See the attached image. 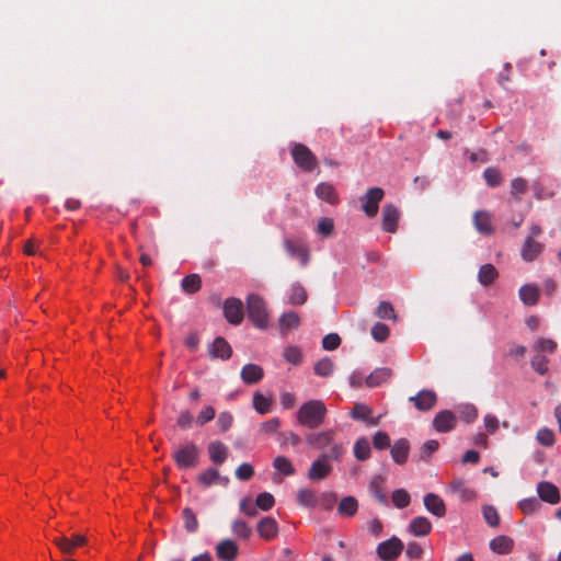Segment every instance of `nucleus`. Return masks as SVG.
Segmentation results:
<instances>
[{
	"label": "nucleus",
	"instance_id": "f257e3e1",
	"mask_svg": "<svg viewBox=\"0 0 561 561\" xmlns=\"http://www.w3.org/2000/svg\"><path fill=\"white\" fill-rule=\"evenodd\" d=\"M345 449L343 445H332V448L319 455V457L312 461L307 477L311 481H321L325 479L332 471L331 461H337L344 455Z\"/></svg>",
	"mask_w": 561,
	"mask_h": 561
},
{
	"label": "nucleus",
	"instance_id": "f03ea898",
	"mask_svg": "<svg viewBox=\"0 0 561 561\" xmlns=\"http://www.w3.org/2000/svg\"><path fill=\"white\" fill-rule=\"evenodd\" d=\"M328 413L327 407L321 400H309L297 411L296 417L300 425L314 430L321 426Z\"/></svg>",
	"mask_w": 561,
	"mask_h": 561
},
{
	"label": "nucleus",
	"instance_id": "7ed1b4c3",
	"mask_svg": "<svg viewBox=\"0 0 561 561\" xmlns=\"http://www.w3.org/2000/svg\"><path fill=\"white\" fill-rule=\"evenodd\" d=\"M199 454L198 446L193 442H187L174 450L173 460L181 470L193 469L199 462Z\"/></svg>",
	"mask_w": 561,
	"mask_h": 561
},
{
	"label": "nucleus",
	"instance_id": "20e7f679",
	"mask_svg": "<svg viewBox=\"0 0 561 561\" xmlns=\"http://www.w3.org/2000/svg\"><path fill=\"white\" fill-rule=\"evenodd\" d=\"M247 310L249 319L259 329H265L268 324L266 304L262 297L251 294L247 298Z\"/></svg>",
	"mask_w": 561,
	"mask_h": 561
},
{
	"label": "nucleus",
	"instance_id": "39448f33",
	"mask_svg": "<svg viewBox=\"0 0 561 561\" xmlns=\"http://www.w3.org/2000/svg\"><path fill=\"white\" fill-rule=\"evenodd\" d=\"M404 549L403 542L396 536L380 542L377 546L376 552L381 560L392 561L396 560Z\"/></svg>",
	"mask_w": 561,
	"mask_h": 561
},
{
	"label": "nucleus",
	"instance_id": "423d86ee",
	"mask_svg": "<svg viewBox=\"0 0 561 561\" xmlns=\"http://www.w3.org/2000/svg\"><path fill=\"white\" fill-rule=\"evenodd\" d=\"M385 193L380 187L369 188L364 196L360 197L362 209L368 217H375L379 210V203Z\"/></svg>",
	"mask_w": 561,
	"mask_h": 561
},
{
	"label": "nucleus",
	"instance_id": "0eeeda50",
	"mask_svg": "<svg viewBox=\"0 0 561 561\" xmlns=\"http://www.w3.org/2000/svg\"><path fill=\"white\" fill-rule=\"evenodd\" d=\"M291 156L295 163L302 170L312 171L316 168V157L306 146L295 144L291 149Z\"/></svg>",
	"mask_w": 561,
	"mask_h": 561
},
{
	"label": "nucleus",
	"instance_id": "6e6552de",
	"mask_svg": "<svg viewBox=\"0 0 561 561\" xmlns=\"http://www.w3.org/2000/svg\"><path fill=\"white\" fill-rule=\"evenodd\" d=\"M306 443L312 448L322 450L327 447L332 448V445H342L334 442V431L325 430L317 433H309L306 436Z\"/></svg>",
	"mask_w": 561,
	"mask_h": 561
},
{
	"label": "nucleus",
	"instance_id": "1a4fd4ad",
	"mask_svg": "<svg viewBox=\"0 0 561 561\" xmlns=\"http://www.w3.org/2000/svg\"><path fill=\"white\" fill-rule=\"evenodd\" d=\"M224 314L227 321L238 325L243 320V304L238 298H228L224 304Z\"/></svg>",
	"mask_w": 561,
	"mask_h": 561
},
{
	"label": "nucleus",
	"instance_id": "9d476101",
	"mask_svg": "<svg viewBox=\"0 0 561 561\" xmlns=\"http://www.w3.org/2000/svg\"><path fill=\"white\" fill-rule=\"evenodd\" d=\"M197 483L203 488H209L215 484H221L227 486L229 483V478L225 476H220L218 469L209 467L203 471H201L196 478Z\"/></svg>",
	"mask_w": 561,
	"mask_h": 561
},
{
	"label": "nucleus",
	"instance_id": "9b49d317",
	"mask_svg": "<svg viewBox=\"0 0 561 561\" xmlns=\"http://www.w3.org/2000/svg\"><path fill=\"white\" fill-rule=\"evenodd\" d=\"M456 423L457 417L453 411L442 410L435 415L433 420V427L438 433H448L455 428Z\"/></svg>",
	"mask_w": 561,
	"mask_h": 561
},
{
	"label": "nucleus",
	"instance_id": "f8f14e48",
	"mask_svg": "<svg viewBox=\"0 0 561 561\" xmlns=\"http://www.w3.org/2000/svg\"><path fill=\"white\" fill-rule=\"evenodd\" d=\"M350 415L355 421L366 422L368 426H375L379 423L380 415L377 417L373 416V410L367 404L357 402L354 404Z\"/></svg>",
	"mask_w": 561,
	"mask_h": 561
},
{
	"label": "nucleus",
	"instance_id": "ddd939ff",
	"mask_svg": "<svg viewBox=\"0 0 561 561\" xmlns=\"http://www.w3.org/2000/svg\"><path fill=\"white\" fill-rule=\"evenodd\" d=\"M399 218L400 211L394 205H385L382 208V229L390 233L396 232L398 229Z\"/></svg>",
	"mask_w": 561,
	"mask_h": 561
},
{
	"label": "nucleus",
	"instance_id": "4468645a",
	"mask_svg": "<svg viewBox=\"0 0 561 561\" xmlns=\"http://www.w3.org/2000/svg\"><path fill=\"white\" fill-rule=\"evenodd\" d=\"M423 503L430 514L439 518L446 515V505L439 495L427 493L423 497Z\"/></svg>",
	"mask_w": 561,
	"mask_h": 561
},
{
	"label": "nucleus",
	"instance_id": "2eb2a0df",
	"mask_svg": "<svg viewBox=\"0 0 561 561\" xmlns=\"http://www.w3.org/2000/svg\"><path fill=\"white\" fill-rule=\"evenodd\" d=\"M409 400L414 403V407L420 411L431 410L436 401V393L432 390H421L417 394L410 397Z\"/></svg>",
	"mask_w": 561,
	"mask_h": 561
},
{
	"label": "nucleus",
	"instance_id": "dca6fc26",
	"mask_svg": "<svg viewBox=\"0 0 561 561\" xmlns=\"http://www.w3.org/2000/svg\"><path fill=\"white\" fill-rule=\"evenodd\" d=\"M537 494L543 502L557 504L560 501L559 489L551 482L540 481L537 484Z\"/></svg>",
	"mask_w": 561,
	"mask_h": 561
},
{
	"label": "nucleus",
	"instance_id": "f3484780",
	"mask_svg": "<svg viewBox=\"0 0 561 561\" xmlns=\"http://www.w3.org/2000/svg\"><path fill=\"white\" fill-rule=\"evenodd\" d=\"M208 352L211 358H219L226 360L230 358L232 354V348L224 337L218 336L208 346Z\"/></svg>",
	"mask_w": 561,
	"mask_h": 561
},
{
	"label": "nucleus",
	"instance_id": "a211bd4d",
	"mask_svg": "<svg viewBox=\"0 0 561 561\" xmlns=\"http://www.w3.org/2000/svg\"><path fill=\"white\" fill-rule=\"evenodd\" d=\"M256 528H257V533H259L260 537L265 540H273L274 538L277 537L278 531H279L277 522L275 520V518H273L271 516L263 517L257 523Z\"/></svg>",
	"mask_w": 561,
	"mask_h": 561
},
{
	"label": "nucleus",
	"instance_id": "6ab92c4d",
	"mask_svg": "<svg viewBox=\"0 0 561 561\" xmlns=\"http://www.w3.org/2000/svg\"><path fill=\"white\" fill-rule=\"evenodd\" d=\"M543 249L542 243L526 238L520 249V256L525 262H533L542 253Z\"/></svg>",
	"mask_w": 561,
	"mask_h": 561
},
{
	"label": "nucleus",
	"instance_id": "aec40b11",
	"mask_svg": "<svg viewBox=\"0 0 561 561\" xmlns=\"http://www.w3.org/2000/svg\"><path fill=\"white\" fill-rule=\"evenodd\" d=\"M216 554L221 561H234L238 556V546L231 539H224L217 543Z\"/></svg>",
	"mask_w": 561,
	"mask_h": 561
},
{
	"label": "nucleus",
	"instance_id": "412c9836",
	"mask_svg": "<svg viewBox=\"0 0 561 561\" xmlns=\"http://www.w3.org/2000/svg\"><path fill=\"white\" fill-rule=\"evenodd\" d=\"M432 523L424 516H416L408 525V531L415 537H425L432 531Z\"/></svg>",
	"mask_w": 561,
	"mask_h": 561
},
{
	"label": "nucleus",
	"instance_id": "4be33fe9",
	"mask_svg": "<svg viewBox=\"0 0 561 561\" xmlns=\"http://www.w3.org/2000/svg\"><path fill=\"white\" fill-rule=\"evenodd\" d=\"M448 491L458 495L461 502H471L476 499V492L468 488L462 479H455L449 485Z\"/></svg>",
	"mask_w": 561,
	"mask_h": 561
},
{
	"label": "nucleus",
	"instance_id": "5701e85b",
	"mask_svg": "<svg viewBox=\"0 0 561 561\" xmlns=\"http://www.w3.org/2000/svg\"><path fill=\"white\" fill-rule=\"evenodd\" d=\"M307 299L308 294L306 288L300 283H294L286 293L285 302L291 306H301Z\"/></svg>",
	"mask_w": 561,
	"mask_h": 561
},
{
	"label": "nucleus",
	"instance_id": "b1692460",
	"mask_svg": "<svg viewBox=\"0 0 561 561\" xmlns=\"http://www.w3.org/2000/svg\"><path fill=\"white\" fill-rule=\"evenodd\" d=\"M207 450L210 461L215 465H222L228 457V447L219 440L209 443Z\"/></svg>",
	"mask_w": 561,
	"mask_h": 561
},
{
	"label": "nucleus",
	"instance_id": "393cba45",
	"mask_svg": "<svg viewBox=\"0 0 561 561\" xmlns=\"http://www.w3.org/2000/svg\"><path fill=\"white\" fill-rule=\"evenodd\" d=\"M392 375V370L388 367H379L371 371L366 378L365 383L369 388L378 387L387 382Z\"/></svg>",
	"mask_w": 561,
	"mask_h": 561
},
{
	"label": "nucleus",
	"instance_id": "a878e982",
	"mask_svg": "<svg viewBox=\"0 0 561 561\" xmlns=\"http://www.w3.org/2000/svg\"><path fill=\"white\" fill-rule=\"evenodd\" d=\"M284 247L290 256L300 259L302 266H306L308 264L309 253L305 245H302L299 242H295L289 239H286L284 241Z\"/></svg>",
	"mask_w": 561,
	"mask_h": 561
},
{
	"label": "nucleus",
	"instance_id": "bb28decb",
	"mask_svg": "<svg viewBox=\"0 0 561 561\" xmlns=\"http://www.w3.org/2000/svg\"><path fill=\"white\" fill-rule=\"evenodd\" d=\"M263 376L264 371L262 367L256 364H247L241 369V379L248 385L259 382Z\"/></svg>",
	"mask_w": 561,
	"mask_h": 561
},
{
	"label": "nucleus",
	"instance_id": "cd10ccee",
	"mask_svg": "<svg viewBox=\"0 0 561 561\" xmlns=\"http://www.w3.org/2000/svg\"><path fill=\"white\" fill-rule=\"evenodd\" d=\"M409 450V442L405 438H400L391 446L390 454L396 463L402 465L408 459Z\"/></svg>",
	"mask_w": 561,
	"mask_h": 561
},
{
	"label": "nucleus",
	"instance_id": "c85d7f7f",
	"mask_svg": "<svg viewBox=\"0 0 561 561\" xmlns=\"http://www.w3.org/2000/svg\"><path fill=\"white\" fill-rule=\"evenodd\" d=\"M314 192L318 198L331 205H335L339 202L337 193L334 186L330 183L322 182L318 184Z\"/></svg>",
	"mask_w": 561,
	"mask_h": 561
},
{
	"label": "nucleus",
	"instance_id": "c756f323",
	"mask_svg": "<svg viewBox=\"0 0 561 561\" xmlns=\"http://www.w3.org/2000/svg\"><path fill=\"white\" fill-rule=\"evenodd\" d=\"M514 541L508 536H496L490 541V549L497 554H507L513 550Z\"/></svg>",
	"mask_w": 561,
	"mask_h": 561
},
{
	"label": "nucleus",
	"instance_id": "7c9ffc66",
	"mask_svg": "<svg viewBox=\"0 0 561 561\" xmlns=\"http://www.w3.org/2000/svg\"><path fill=\"white\" fill-rule=\"evenodd\" d=\"M519 299L527 306H534L539 299V288L535 284H525L519 288Z\"/></svg>",
	"mask_w": 561,
	"mask_h": 561
},
{
	"label": "nucleus",
	"instance_id": "2f4dec72",
	"mask_svg": "<svg viewBox=\"0 0 561 561\" xmlns=\"http://www.w3.org/2000/svg\"><path fill=\"white\" fill-rule=\"evenodd\" d=\"M473 224L476 229L482 234H491L493 227L490 215L486 211L479 210L473 215Z\"/></svg>",
	"mask_w": 561,
	"mask_h": 561
},
{
	"label": "nucleus",
	"instance_id": "473e14b6",
	"mask_svg": "<svg viewBox=\"0 0 561 561\" xmlns=\"http://www.w3.org/2000/svg\"><path fill=\"white\" fill-rule=\"evenodd\" d=\"M300 317L295 311L284 312L278 320L282 333L297 329L300 325Z\"/></svg>",
	"mask_w": 561,
	"mask_h": 561
},
{
	"label": "nucleus",
	"instance_id": "72a5a7b5",
	"mask_svg": "<svg viewBox=\"0 0 561 561\" xmlns=\"http://www.w3.org/2000/svg\"><path fill=\"white\" fill-rule=\"evenodd\" d=\"M383 477L375 476L369 483L370 494L382 505H388V499L382 490Z\"/></svg>",
	"mask_w": 561,
	"mask_h": 561
},
{
	"label": "nucleus",
	"instance_id": "f704fd0d",
	"mask_svg": "<svg viewBox=\"0 0 561 561\" xmlns=\"http://www.w3.org/2000/svg\"><path fill=\"white\" fill-rule=\"evenodd\" d=\"M357 510L358 501L351 495L342 497L337 506L339 514L345 517L354 516Z\"/></svg>",
	"mask_w": 561,
	"mask_h": 561
},
{
	"label": "nucleus",
	"instance_id": "c9c22d12",
	"mask_svg": "<svg viewBox=\"0 0 561 561\" xmlns=\"http://www.w3.org/2000/svg\"><path fill=\"white\" fill-rule=\"evenodd\" d=\"M85 538L81 535H75L72 539L60 537L55 540V543L60 548L64 553H71L73 548L83 545Z\"/></svg>",
	"mask_w": 561,
	"mask_h": 561
},
{
	"label": "nucleus",
	"instance_id": "e433bc0d",
	"mask_svg": "<svg viewBox=\"0 0 561 561\" xmlns=\"http://www.w3.org/2000/svg\"><path fill=\"white\" fill-rule=\"evenodd\" d=\"M499 276L496 268L492 264H483L478 272V280L481 285H491Z\"/></svg>",
	"mask_w": 561,
	"mask_h": 561
},
{
	"label": "nucleus",
	"instance_id": "4c0bfd02",
	"mask_svg": "<svg viewBox=\"0 0 561 561\" xmlns=\"http://www.w3.org/2000/svg\"><path fill=\"white\" fill-rule=\"evenodd\" d=\"M297 501L301 506L313 508L317 506L318 497L314 491L310 489H300L297 492Z\"/></svg>",
	"mask_w": 561,
	"mask_h": 561
},
{
	"label": "nucleus",
	"instance_id": "58836bf2",
	"mask_svg": "<svg viewBox=\"0 0 561 561\" xmlns=\"http://www.w3.org/2000/svg\"><path fill=\"white\" fill-rule=\"evenodd\" d=\"M354 456L359 461L367 460L370 457V444L366 437H360L355 442Z\"/></svg>",
	"mask_w": 561,
	"mask_h": 561
},
{
	"label": "nucleus",
	"instance_id": "ea45409f",
	"mask_svg": "<svg viewBox=\"0 0 561 561\" xmlns=\"http://www.w3.org/2000/svg\"><path fill=\"white\" fill-rule=\"evenodd\" d=\"M456 410L466 423H472L478 417V409L472 403L459 404Z\"/></svg>",
	"mask_w": 561,
	"mask_h": 561
},
{
	"label": "nucleus",
	"instance_id": "a19ab883",
	"mask_svg": "<svg viewBox=\"0 0 561 561\" xmlns=\"http://www.w3.org/2000/svg\"><path fill=\"white\" fill-rule=\"evenodd\" d=\"M273 466L285 477L293 476L295 473V468L287 457L277 456L273 461Z\"/></svg>",
	"mask_w": 561,
	"mask_h": 561
},
{
	"label": "nucleus",
	"instance_id": "79ce46f5",
	"mask_svg": "<svg viewBox=\"0 0 561 561\" xmlns=\"http://www.w3.org/2000/svg\"><path fill=\"white\" fill-rule=\"evenodd\" d=\"M201 285H202V280H201L199 275H197V274H190V275L185 276L181 283V287H182L183 291H185L187 294L196 293L197 290H199Z\"/></svg>",
	"mask_w": 561,
	"mask_h": 561
},
{
	"label": "nucleus",
	"instance_id": "37998d69",
	"mask_svg": "<svg viewBox=\"0 0 561 561\" xmlns=\"http://www.w3.org/2000/svg\"><path fill=\"white\" fill-rule=\"evenodd\" d=\"M272 401L260 392H255L253 396V408L254 410L264 415L271 411Z\"/></svg>",
	"mask_w": 561,
	"mask_h": 561
},
{
	"label": "nucleus",
	"instance_id": "c03bdc74",
	"mask_svg": "<svg viewBox=\"0 0 561 561\" xmlns=\"http://www.w3.org/2000/svg\"><path fill=\"white\" fill-rule=\"evenodd\" d=\"M391 500L397 508H404L410 505L411 496L404 489H397L391 494Z\"/></svg>",
	"mask_w": 561,
	"mask_h": 561
},
{
	"label": "nucleus",
	"instance_id": "a18cd8bd",
	"mask_svg": "<svg viewBox=\"0 0 561 561\" xmlns=\"http://www.w3.org/2000/svg\"><path fill=\"white\" fill-rule=\"evenodd\" d=\"M536 439L540 445L545 447H551L554 444L556 435L552 430L548 427H541L537 432Z\"/></svg>",
	"mask_w": 561,
	"mask_h": 561
},
{
	"label": "nucleus",
	"instance_id": "49530a36",
	"mask_svg": "<svg viewBox=\"0 0 561 561\" xmlns=\"http://www.w3.org/2000/svg\"><path fill=\"white\" fill-rule=\"evenodd\" d=\"M483 518L490 527H497L500 525V516L496 508L492 505H484L482 507Z\"/></svg>",
	"mask_w": 561,
	"mask_h": 561
},
{
	"label": "nucleus",
	"instance_id": "de8ad7c7",
	"mask_svg": "<svg viewBox=\"0 0 561 561\" xmlns=\"http://www.w3.org/2000/svg\"><path fill=\"white\" fill-rule=\"evenodd\" d=\"M184 518V527L188 533H195L198 528V522L193 510L185 507L182 512Z\"/></svg>",
	"mask_w": 561,
	"mask_h": 561
},
{
	"label": "nucleus",
	"instance_id": "09e8293b",
	"mask_svg": "<svg viewBox=\"0 0 561 561\" xmlns=\"http://www.w3.org/2000/svg\"><path fill=\"white\" fill-rule=\"evenodd\" d=\"M333 368H334L333 362L330 358L325 357V358L320 359L314 365V374L318 376H321V377H328L333 373Z\"/></svg>",
	"mask_w": 561,
	"mask_h": 561
},
{
	"label": "nucleus",
	"instance_id": "8fccbe9b",
	"mask_svg": "<svg viewBox=\"0 0 561 561\" xmlns=\"http://www.w3.org/2000/svg\"><path fill=\"white\" fill-rule=\"evenodd\" d=\"M231 529L232 533L241 539H248L251 536V528L242 519H234Z\"/></svg>",
	"mask_w": 561,
	"mask_h": 561
},
{
	"label": "nucleus",
	"instance_id": "3c124183",
	"mask_svg": "<svg viewBox=\"0 0 561 561\" xmlns=\"http://www.w3.org/2000/svg\"><path fill=\"white\" fill-rule=\"evenodd\" d=\"M376 316L380 319L396 320L397 316L392 305L389 301H381L377 309Z\"/></svg>",
	"mask_w": 561,
	"mask_h": 561
},
{
	"label": "nucleus",
	"instance_id": "603ef678",
	"mask_svg": "<svg viewBox=\"0 0 561 561\" xmlns=\"http://www.w3.org/2000/svg\"><path fill=\"white\" fill-rule=\"evenodd\" d=\"M333 230H334V221L332 218H329V217L320 218V220L318 221L317 228H316L317 233L327 238L332 234Z\"/></svg>",
	"mask_w": 561,
	"mask_h": 561
},
{
	"label": "nucleus",
	"instance_id": "864d4df0",
	"mask_svg": "<svg viewBox=\"0 0 561 561\" xmlns=\"http://www.w3.org/2000/svg\"><path fill=\"white\" fill-rule=\"evenodd\" d=\"M530 365L535 371L545 375L549 369V359L543 355H536L531 358Z\"/></svg>",
	"mask_w": 561,
	"mask_h": 561
},
{
	"label": "nucleus",
	"instance_id": "5fc2aeb1",
	"mask_svg": "<svg viewBox=\"0 0 561 561\" xmlns=\"http://www.w3.org/2000/svg\"><path fill=\"white\" fill-rule=\"evenodd\" d=\"M483 178L489 186L495 187L501 184L502 175L495 168H486L483 172Z\"/></svg>",
	"mask_w": 561,
	"mask_h": 561
},
{
	"label": "nucleus",
	"instance_id": "6e6d98bb",
	"mask_svg": "<svg viewBox=\"0 0 561 561\" xmlns=\"http://www.w3.org/2000/svg\"><path fill=\"white\" fill-rule=\"evenodd\" d=\"M274 496L268 492L260 493L255 500L257 508L262 511H270L274 506Z\"/></svg>",
	"mask_w": 561,
	"mask_h": 561
},
{
	"label": "nucleus",
	"instance_id": "4d7b16f0",
	"mask_svg": "<svg viewBox=\"0 0 561 561\" xmlns=\"http://www.w3.org/2000/svg\"><path fill=\"white\" fill-rule=\"evenodd\" d=\"M518 507L525 514H533L540 507V503L536 497L531 496L520 500L518 502Z\"/></svg>",
	"mask_w": 561,
	"mask_h": 561
},
{
	"label": "nucleus",
	"instance_id": "13d9d810",
	"mask_svg": "<svg viewBox=\"0 0 561 561\" xmlns=\"http://www.w3.org/2000/svg\"><path fill=\"white\" fill-rule=\"evenodd\" d=\"M371 336L377 342H383L389 336V328L381 322H377L371 328Z\"/></svg>",
	"mask_w": 561,
	"mask_h": 561
},
{
	"label": "nucleus",
	"instance_id": "bf43d9fd",
	"mask_svg": "<svg viewBox=\"0 0 561 561\" xmlns=\"http://www.w3.org/2000/svg\"><path fill=\"white\" fill-rule=\"evenodd\" d=\"M527 191V182L523 178L513 179L511 182V194L516 198L520 199V195Z\"/></svg>",
	"mask_w": 561,
	"mask_h": 561
},
{
	"label": "nucleus",
	"instance_id": "052dcab7",
	"mask_svg": "<svg viewBox=\"0 0 561 561\" xmlns=\"http://www.w3.org/2000/svg\"><path fill=\"white\" fill-rule=\"evenodd\" d=\"M557 343L550 339H539L534 344L535 351L548 354H552L557 350Z\"/></svg>",
	"mask_w": 561,
	"mask_h": 561
},
{
	"label": "nucleus",
	"instance_id": "680f3d73",
	"mask_svg": "<svg viewBox=\"0 0 561 561\" xmlns=\"http://www.w3.org/2000/svg\"><path fill=\"white\" fill-rule=\"evenodd\" d=\"M284 358L290 364H299L302 358L300 348H298L297 346H288L284 351Z\"/></svg>",
	"mask_w": 561,
	"mask_h": 561
},
{
	"label": "nucleus",
	"instance_id": "e2e57ef3",
	"mask_svg": "<svg viewBox=\"0 0 561 561\" xmlns=\"http://www.w3.org/2000/svg\"><path fill=\"white\" fill-rule=\"evenodd\" d=\"M216 415L215 409L211 405H206L203 408V410L198 413L196 417V423L201 426L205 425L206 423L214 420Z\"/></svg>",
	"mask_w": 561,
	"mask_h": 561
},
{
	"label": "nucleus",
	"instance_id": "0e129e2a",
	"mask_svg": "<svg viewBox=\"0 0 561 561\" xmlns=\"http://www.w3.org/2000/svg\"><path fill=\"white\" fill-rule=\"evenodd\" d=\"M373 444H374V447L379 450L390 447L389 435L386 432H381V431L377 432L374 435Z\"/></svg>",
	"mask_w": 561,
	"mask_h": 561
},
{
	"label": "nucleus",
	"instance_id": "69168bd1",
	"mask_svg": "<svg viewBox=\"0 0 561 561\" xmlns=\"http://www.w3.org/2000/svg\"><path fill=\"white\" fill-rule=\"evenodd\" d=\"M240 511L249 517L257 515V506L253 504L250 497H243L239 503Z\"/></svg>",
	"mask_w": 561,
	"mask_h": 561
},
{
	"label": "nucleus",
	"instance_id": "338daca9",
	"mask_svg": "<svg viewBox=\"0 0 561 561\" xmlns=\"http://www.w3.org/2000/svg\"><path fill=\"white\" fill-rule=\"evenodd\" d=\"M253 474V467L248 462L241 463L236 470V477L241 481L251 479Z\"/></svg>",
	"mask_w": 561,
	"mask_h": 561
},
{
	"label": "nucleus",
	"instance_id": "774afa93",
	"mask_svg": "<svg viewBox=\"0 0 561 561\" xmlns=\"http://www.w3.org/2000/svg\"><path fill=\"white\" fill-rule=\"evenodd\" d=\"M341 344V339L336 333L327 334L322 339V346L327 351H333Z\"/></svg>",
	"mask_w": 561,
	"mask_h": 561
}]
</instances>
